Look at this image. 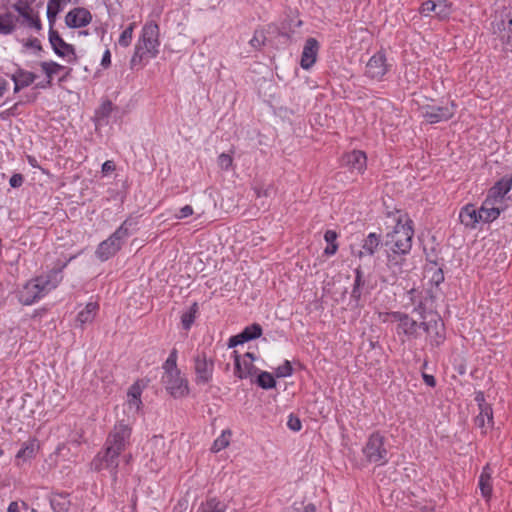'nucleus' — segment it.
I'll return each mask as SVG.
<instances>
[{"instance_id":"obj_39","label":"nucleus","mask_w":512,"mask_h":512,"mask_svg":"<svg viewBox=\"0 0 512 512\" xmlns=\"http://www.w3.org/2000/svg\"><path fill=\"white\" fill-rule=\"evenodd\" d=\"M36 452V444L35 441H28L25 442L22 446V448L18 451L16 454V459H22L23 461H26L28 459H31L34 457Z\"/></svg>"},{"instance_id":"obj_17","label":"nucleus","mask_w":512,"mask_h":512,"mask_svg":"<svg viewBox=\"0 0 512 512\" xmlns=\"http://www.w3.org/2000/svg\"><path fill=\"white\" fill-rule=\"evenodd\" d=\"M92 20L89 10L77 7L70 10L65 16V23L70 28H81L87 26Z\"/></svg>"},{"instance_id":"obj_16","label":"nucleus","mask_w":512,"mask_h":512,"mask_svg":"<svg viewBox=\"0 0 512 512\" xmlns=\"http://www.w3.org/2000/svg\"><path fill=\"white\" fill-rule=\"evenodd\" d=\"M494 33L498 34L501 41L512 47V11H509L494 24Z\"/></svg>"},{"instance_id":"obj_29","label":"nucleus","mask_w":512,"mask_h":512,"mask_svg":"<svg viewBox=\"0 0 512 512\" xmlns=\"http://www.w3.org/2000/svg\"><path fill=\"white\" fill-rule=\"evenodd\" d=\"M18 17L12 12H5L0 14V34L9 35L16 29Z\"/></svg>"},{"instance_id":"obj_23","label":"nucleus","mask_w":512,"mask_h":512,"mask_svg":"<svg viewBox=\"0 0 512 512\" xmlns=\"http://www.w3.org/2000/svg\"><path fill=\"white\" fill-rule=\"evenodd\" d=\"M480 209L477 210L476 207L472 204H468L464 206L459 214V218L461 223L470 229L476 228V225L479 222H482L479 218Z\"/></svg>"},{"instance_id":"obj_61","label":"nucleus","mask_w":512,"mask_h":512,"mask_svg":"<svg viewBox=\"0 0 512 512\" xmlns=\"http://www.w3.org/2000/svg\"><path fill=\"white\" fill-rule=\"evenodd\" d=\"M338 250V244H328L324 250V254L327 256L334 255Z\"/></svg>"},{"instance_id":"obj_6","label":"nucleus","mask_w":512,"mask_h":512,"mask_svg":"<svg viewBox=\"0 0 512 512\" xmlns=\"http://www.w3.org/2000/svg\"><path fill=\"white\" fill-rule=\"evenodd\" d=\"M132 428L124 420L118 421L109 433L105 446L122 453L130 443Z\"/></svg>"},{"instance_id":"obj_38","label":"nucleus","mask_w":512,"mask_h":512,"mask_svg":"<svg viewBox=\"0 0 512 512\" xmlns=\"http://www.w3.org/2000/svg\"><path fill=\"white\" fill-rule=\"evenodd\" d=\"M40 66L48 78V81H47L48 84H51L53 75H55L65 69V67L63 65H60L53 61L41 62Z\"/></svg>"},{"instance_id":"obj_40","label":"nucleus","mask_w":512,"mask_h":512,"mask_svg":"<svg viewBox=\"0 0 512 512\" xmlns=\"http://www.w3.org/2000/svg\"><path fill=\"white\" fill-rule=\"evenodd\" d=\"M261 335H262V327L257 323L247 326L241 332V338H244L246 340V342L250 341V340H254L256 338H259Z\"/></svg>"},{"instance_id":"obj_13","label":"nucleus","mask_w":512,"mask_h":512,"mask_svg":"<svg viewBox=\"0 0 512 512\" xmlns=\"http://www.w3.org/2000/svg\"><path fill=\"white\" fill-rule=\"evenodd\" d=\"M512 188V174L499 179L488 191L486 204L501 202Z\"/></svg>"},{"instance_id":"obj_15","label":"nucleus","mask_w":512,"mask_h":512,"mask_svg":"<svg viewBox=\"0 0 512 512\" xmlns=\"http://www.w3.org/2000/svg\"><path fill=\"white\" fill-rule=\"evenodd\" d=\"M391 317L398 321L397 331L398 333H403L408 337L416 338L418 336V329L422 328L421 323H418L413 318H411L408 314L402 312H392Z\"/></svg>"},{"instance_id":"obj_5","label":"nucleus","mask_w":512,"mask_h":512,"mask_svg":"<svg viewBox=\"0 0 512 512\" xmlns=\"http://www.w3.org/2000/svg\"><path fill=\"white\" fill-rule=\"evenodd\" d=\"M365 460L378 466L385 465L389 461V452L385 446V437L378 431L373 432L362 448Z\"/></svg>"},{"instance_id":"obj_44","label":"nucleus","mask_w":512,"mask_h":512,"mask_svg":"<svg viewBox=\"0 0 512 512\" xmlns=\"http://www.w3.org/2000/svg\"><path fill=\"white\" fill-rule=\"evenodd\" d=\"M135 24L131 23L129 26L121 33L118 43L122 47H128L132 42L133 30Z\"/></svg>"},{"instance_id":"obj_21","label":"nucleus","mask_w":512,"mask_h":512,"mask_svg":"<svg viewBox=\"0 0 512 512\" xmlns=\"http://www.w3.org/2000/svg\"><path fill=\"white\" fill-rule=\"evenodd\" d=\"M343 161L352 170L363 173L367 165V157L363 151L353 150L344 155Z\"/></svg>"},{"instance_id":"obj_19","label":"nucleus","mask_w":512,"mask_h":512,"mask_svg":"<svg viewBox=\"0 0 512 512\" xmlns=\"http://www.w3.org/2000/svg\"><path fill=\"white\" fill-rule=\"evenodd\" d=\"M138 219L137 217L129 216L123 221V223L111 234V237L119 242V245H123L125 240L134 234L137 230Z\"/></svg>"},{"instance_id":"obj_22","label":"nucleus","mask_w":512,"mask_h":512,"mask_svg":"<svg viewBox=\"0 0 512 512\" xmlns=\"http://www.w3.org/2000/svg\"><path fill=\"white\" fill-rule=\"evenodd\" d=\"M121 248L122 246L119 245V242L110 236L98 245L95 254L99 260L106 261L113 257Z\"/></svg>"},{"instance_id":"obj_10","label":"nucleus","mask_w":512,"mask_h":512,"mask_svg":"<svg viewBox=\"0 0 512 512\" xmlns=\"http://www.w3.org/2000/svg\"><path fill=\"white\" fill-rule=\"evenodd\" d=\"M49 42L53 51L59 57H68L69 63H75L77 56L73 45L66 43L59 33L53 29V26H49Z\"/></svg>"},{"instance_id":"obj_51","label":"nucleus","mask_w":512,"mask_h":512,"mask_svg":"<svg viewBox=\"0 0 512 512\" xmlns=\"http://www.w3.org/2000/svg\"><path fill=\"white\" fill-rule=\"evenodd\" d=\"M193 214V208L190 205H185L182 207L179 212L175 215L177 219H184Z\"/></svg>"},{"instance_id":"obj_58","label":"nucleus","mask_w":512,"mask_h":512,"mask_svg":"<svg viewBox=\"0 0 512 512\" xmlns=\"http://www.w3.org/2000/svg\"><path fill=\"white\" fill-rule=\"evenodd\" d=\"M475 401L478 403L479 409L484 408V406H490L488 403H486L483 392L476 393Z\"/></svg>"},{"instance_id":"obj_49","label":"nucleus","mask_w":512,"mask_h":512,"mask_svg":"<svg viewBox=\"0 0 512 512\" xmlns=\"http://www.w3.org/2000/svg\"><path fill=\"white\" fill-rule=\"evenodd\" d=\"M287 426L292 431H300L301 428H302V424H301L300 419L297 416L293 415V414H290V416L288 418Z\"/></svg>"},{"instance_id":"obj_20","label":"nucleus","mask_w":512,"mask_h":512,"mask_svg":"<svg viewBox=\"0 0 512 512\" xmlns=\"http://www.w3.org/2000/svg\"><path fill=\"white\" fill-rule=\"evenodd\" d=\"M234 357V375L239 379H246L254 375L257 371L254 363L249 359H242L237 351H233Z\"/></svg>"},{"instance_id":"obj_48","label":"nucleus","mask_w":512,"mask_h":512,"mask_svg":"<svg viewBox=\"0 0 512 512\" xmlns=\"http://www.w3.org/2000/svg\"><path fill=\"white\" fill-rule=\"evenodd\" d=\"M218 165L223 170H228L233 163V159L229 154L222 153L218 157Z\"/></svg>"},{"instance_id":"obj_46","label":"nucleus","mask_w":512,"mask_h":512,"mask_svg":"<svg viewBox=\"0 0 512 512\" xmlns=\"http://www.w3.org/2000/svg\"><path fill=\"white\" fill-rule=\"evenodd\" d=\"M293 372V368H292V365L291 363L286 360L282 365H280L277 369H276V376L277 377H287V376H290Z\"/></svg>"},{"instance_id":"obj_2","label":"nucleus","mask_w":512,"mask_h":512,"mask_svg":"<svg viewBox=\"0 0 512 512\" xmlns=\"http://www.w3.org/2000/svg\"><path fill=\"white\" fill-rule=\"evenodd\" d=\"M412 220L406 219L403 223L398 220L392 232L386 235L384 245L392 254H388V267H396L400 271L403 262L402 255L410 252L414 230Z\"/></svg>"},{"instance_id":"obj_56","label":"nucleus","mask_w":512,"mask_h":512,"mask_svg":"<svg viewBox=\"0 0 512 512\" xmlns=\"http://www.w3.org/2000/svg\"><path fill=\"white\" fill-rule=\"evenodd\" d=\"M245 342H246V340L244 338H241V333H239L238 335L232 336L229 339L228 347L233 348V347H236L237 345L243 344Z\"/></svg>"},{"instance_id":"obj_54","label":"nucleus","mask_w":512,"mask_h":512,"mask_svg":"<svg viewBox=\"0 0 512 512\" xmlns=\"http://www.w3.org/2000/svg\"><path fill=\"white\" fill-rule=\"evenodd\" d=\"M24 178L21 174H14L9 180V184L13 188H17L23 184Z\"/></svg>"},{"instance_id":"obj_4","label":"nucleus","mask_w":512,"mask_h":512,"mask_svg":"<svg viewBox=\"0 0 512 512\" xmlns=\"http://www.w3.org/2000/svg\"><path fill=\"white\" fill-rule=\"evenodd\" d=\"M163 370L162 381L167 391L175 398L187 395L189 392L188 382L181 376L180 370L177 368V350L175 348L171 350L163 364Z\"/></svg>"},{"instance_id":"obj_24","label":"nucleus","mask_w":512,"mask_h":512,"mask_svg":"<svg viewBox=\"0 0 512 512\" xmlns=\"http://www.w3.org/2000/svg\"><path fill=\"white\" fill-rule=\"evenodd\" d=\"M381 235L375 232L369 233L362 242V250L357 253L358 257H363L364 255L373 256L375 252L378 250L381 245Z\"/></svg>"},{"instance_id":"obj_8","label":"nucleus","mask_w":512,"mask_h":512,"mask_svg":"<svg viewBox=\"0 0 512 512\" xmlns=\"http://www.w3.org/2000/svg\"><path fill=\"white\" fill-rule=\"evenodd\" d=\"M12 8L22 18V25L27 28L34 29L39 32L42 30V23L39 17V13L34 10L30 3L26 0H17Z\"/></svg>"},{"instance_id":"obj_59","label":"nucleus","mask_w":512,"mask_h":512,"mask_svg":"<svg viewBox=\"0 0 512 512\" xmlns=\"http://www.w3.org/2000/svg\"><path fill=\"white\" fill-rule=\"evenodd\" d=\"M149 444H150L151 446H153V447H158V446H160V447H164V445H165V441H164V438H163L162 436H154V437L150 440Z\"/></svg>"},{"instance_id":"obj_43","label":"nucleus","mask_w":512,"mask_h":512,"mask_svg":"<svg viewBox=\"0 0 512 512\" xmlns=\"http://www.w3.org/2000/svg\"><path fill=\"white\" fill-rule=\"evenodd\" d=\"M451 13V3L447 0L436 2L435 15L440 19L447 18Z\"/></svg>"},{"instance_id":"obj_30","label":"nucleus","mask_w":512,"mask_h":512,"mask_svg":"<svg viewBox=\"0 0 512 512\" xmlns=\"http://www.w3.org/2000/svg\"><path fill=\"white\" fill-rule=\"evenodd\" d=\"M354 272L355 280L351 291V298L352 300L355 301L356 306H358L362 296V289L365 286L366 281L364 279V273L360 266L357 267Z\"/></svg>"},{"instance_id":"obj_50","label":"nucleus","mask_w":512,"mask_h":512,"mask_svg":"<svg viewBox=\"0 0 512 512\" xmlns=\"http://www.w3.org/2000/svg\"><path fill=\"white\" fill-rule=\"evenodd\" d=\"M436 2L432 0L425 1L420 7V13L427 16L430 12L435 13Z\"/></svg>"},{"instance_id":"obj_18","label":"nucleus","mask_w":512,"mask_h":512,"mask_svg":"<svg viewBox=\"0 0 512 512\" xmlns=\"http://www.w3.org/2000/svg\"><path fill=\"white\" fill-rule=\"evenodd\" d=\"M319 43L315 38H308L303 47L300 65L303 69H310L316 62Z\"/></svg>"},{"instance_id":"obj_41","label":"nucleus","mask_w":512,"mask_h":512,"mask_svg":"<svg viewBox=\"0 0 512 512\" xmlns=\"http://www.w3.org/2000/svg\"><path fill=\"white\" fill-rule=\"evenodd\" d=\"M256 383L263 389H272L276 386V381L274 377L272 376V374L266 371H262L258 375Z\"/></svg>"},{"instance_id":"obj_42","label":"nucleus","mask_w":512,"mask_h":512,"mask_svg":"<svg viewBox=\"0 0 512 512\" xmlns=\"http://www.w3.org/2000/svg\"><path fill=\"white\" fill-rule=\"evenodd\" d=\"M231 435L229 430L223 431L222 434L215 439L211 450L213 452H219L225 449L229 445V436Z\"/></svg>"},{"instance_id":"obj_12","label":"nucleus","mask_w":512,"mask_h":512,"mask_svg":"<svg viewBox=\"0 0 512 512\" xmlns=\"http://www.w3.org/2000/svg\"><path fill=\"white\" fill-rule=\"evenodd\" d=\"M423 330L427 333L431 346L438 347L445 340V326L443 321L435 316L428 321L421 322Z\"/></svg>"},{"instance_id":"obj_35","label":"nucleus","mask_w":512,"mask_h":512,"mask_svg":"<svg viewBox=\"0 0 512 512\" xmlns=\"http://www.w3.org/2000/svg\"><path fill=\"white\" fill-rule=\"evenodd\" d=\"M226 509L227 505L224 502L216 497H211L200 505L198 512H225Z\"/></svg>"},{"instance_id":"obj_26","label":"nucleus","mask_w":512,"mask_h":512,"mask_svg":"<svg viewBox=\"0 0 512 512\" xmlns=\"http://www.w3.org/2000/svg\"><path fill=\"white\" fill-rule=\"evenodd\" d=\"M36 77L37 76L34 73L18 68L12 75V80L15 84L14 92L17 93L22 88L32 84L35 81Z\"/></svg>"},{"instance_id":"obj_27","label":"nucleus","mask_w":512,"mask_h":512,"mask_svg":"<svg viewBox=\"0 0 512 512\" xmlns=\"http://www.w3.org/2000/svg\"><path fill=\"white\" fill-rule=\"evenodd\" d=\"M479 410V414L474 418V423L485 434L493 425V411L491 406H484Z\"/></svg>"},{"instance_id":"obj_34","label":"nucleus","mask_w":512,"mask_h":512,"mask_svg":"<svg viewBox=\"0 0 512 512\" xmlns=\"http://www.w3.org/2000/svg\"><path fill=\"white\" fill-rule=\"evenodd\" d=\"M142 388L139 382L134 383L128 390V406L130 409L138 411L142 405L141 401Z\"/></svg>"},{"instance_id":"obj_11","label":"nucleus","mask_w":512,"mask_h":512,"mask_svg":"<svg viewBox=\"0 0 512 512\" xmlns=\"http://www.w3.org/2000/svg\"><path fill=\"white\" fill-rule=\"evenodd\" d=\"M194 370L197 384H208L213 376L214 362L205 353H199L194 358Z\"/></svg>"},{"instance_id":"obj_33","label":"nucleus","mask_w":512,"mask_h":512,"mask_svg":"<svg viewBox=\"0 0 512 512\" xmlns=\"http://www.w3.org/2000/svg\"><path fill=\"white\" fill-rule=\"evenodd\" d=\"M494 205L495 204H486V200L483 202L478 215L482 222L489 223L499 217L501 209Z\"/></svg>"},{"instance_id":"obj_53","label":"nucleus","mask_w":512,"mask_h":512,"mask_svg":"<svg viewBox=\"0 0 512 512\" xmlns=\"http://www.w3.org/2000/svg\"><path fill=\"white\" fill-rule=\"evenodd\" d=\"M337 237L338 235L334 230H327L324 234V239L327 244H338Z\"/></svg>"},{"instance_id":"obj_57","label":"nucleus","mask_w":512,"mask_h":512,"mask_svg":"<svg viewBox=\"0 0 512 512\" xmlns=\"http://www.w3.org/2000/svg\"><path fill=\"white\" fill-rule=\"evenodd\" d=\"M111 64V53L109 49H106L101 60V65L104 68H108Z\"/></svg>"},{"instance_id":"obj_9","label":"nucleus","mask_w":512,"mask_h":512,"mask_svg":"<svg viewBox=\"0 0 512 512\" xmlns=\"http://www.w3.org/2000/svg\"><path fill=\"white\" fill-rule=\"evenodd\" d=\"M456 105L454 102L447 103L444 106L426 105L422 107V115L430 124L451 119L455 113Z\"/></svg>"},{"instance_id":"obj_1","label":"nucleus","mask_w":512,"mask_h":512,"mask_svg":"<svg viewBox=\"0 0 512 512\" xmlns=\"http://www.w3.org/2000/svg\"><path fill=\"white\" fill-rule=\"evenodd\" d=\"M66 265L67 262L57 265L48 273L37 276L26 282L18 292L19 302L26 306L32 305L55 289L63 280L62 271Z\"/></svg>"},{"instance_id":"obj_32","label":"nucleus","mask_w":512,"mask_h":512,"mask_svg":"<svg viewBox=\"0 0 512 512\" xmlns=\"http://www.w3.org/2000/svg\"><path fill=\"white\" fill-rule=\"evenodd\" d=\"M71 0H49L47 4V18L49 26H54L57 15L63 10L64 6Z\"/></svg>"},{"instance_id":"obj_28","label":"nucleus","mask_w":512,"mask_h":512,"mask_svg":"<svg viewBox=\"0 0 512 512\" xmlns=\"http://www.w3.org/2000/svg\"><path fill=\"white\" fill-rule=\"evenodd\" d=\"M50 504L54 512H67L71 506L68 493H53Z\"/></svg>"},{"instance_id":"obj_62","label":"nucleus","mask_w":512,"mask_h":512,"mask_svg":"<svg viewBox=\"0 0 512 512\" xmlns=\"http://www.w3.org/2000/svg\"><path fill=\"white\" fill-rule=\"evenodd\" d=\"M423 380H424L425 384L430 387H434L436 385V380H435L434 376H432V375L423 374Z\"/></svg>"},{"instance_id":"obj_31","label":"nucleus","mask_w":512,"mask_h":512,"mask_svg":"<svg viewBox=\"0 0 512 512\" xmlns=\"http://www.w3.org/2000/svg\"><path fill=\"white\" fill-rule=\"evenodd\" d=\"M98 309L99 305L97 302L87 303L85 308L78 313L76 321L80 324V326L91 323L94 320Z\"/></svg>"},{"instance_id":"obj_60","label":"nucleus","mask_w":512,"mask_h":512,"mask_svg":"<svg viewBox=\"0 0 512 512\" xmlns=\"http://www.w3.org/2000/svg\"><path fill=\"white\" fill-rule=\"evenodd\" d=\"M432 280L433 282L436 284V285H439L441 282H443L444 280V275H443V271L441 269H438L433 277H432Z\"/></svg>"},{"instance_id":"obj_7","label":"nucleus","mask_w":512,"mask_h":512,"mask_svg":"<svg viewBox=\"0 0 512 512\" xmlns=\"http://www.w3.org/2000/svg\"><path fill=\"white\" fill-rule=\"evenodd\" d=\"M121 453L105 446L104 451L99 452L92 461L94 470H108L113 483L117 481L119 457Z\"/></svg>"},{"instance_id":"obj_47","label":"nucleus","mask_w":512,"mask_h":512,"mask_svg":"<svg viewBox=\"0 0 512 512\" xmlns=\"http://www.w3.org/2000/svg\"><path fill=\"white\" fill-rule=\"evenodd\" d=\"M23 104L22 101L16 102L13 106L0 113V118L7 119L12 116L20 114L19 107Z\"/></svg>"},{"instance_id":"obj_55","label":"nucleus","mask_w":512,"mask_h":512,"mask_svg":"<svg viewBox=\"0 0 512 512\" xmlns=\"http://www.w3.org/2000/svg\"><path fill=\"white\" fill-rule=\"evenodd\" d=\"M116 165L113 161L107 160L102 164V173L104 175H108L111 172L115 171Z\"/></svg>"},{"instance_id":"obj_37","label":"nucleus","mask_w":512,"mask_h":512,"mask_svg":"<svg viewBox=\"0 0 512 512\" xmlns=\"http://www.w3.org/2000/svg\"><path fill=\"white\" fill-rule=\"evenodd\" d=\"M198 309V303L194 302L187 311L183 312L181 316V324L183 329L189 330L191 328L195 321Z\"/></svg>"},{"instance_id":"obj_14","label":"nucleus","mask_w":512,"mask_h":512,"mask_svg":"<svg viewBox=\"0 0 512 512\" xmlns=\"http://www.w3.org/2000/svg\"><path fill=\"white\" fill-rule=\"evenodd\" d=\"M388 71L386 56L378 52L366 64L365 75L370 79L381 80Z\"/></svg>"},{"instance_id":"obj_64","label":"nucleus","mask_w":512,"mask_h":512,"mask_svg":"<svg viewBox=\"0 0 512 512\" xmlns=\"http://www.w3.org/2000/svg\"><path fill=\"white\" fill-rule=\"evenodd\" d=\"M7 512H20V508L17 502H11L8 506Z\"/></svg>"},{"instance_id":"obj_3","label":"nucleus","mask_w":512,"mask_h":512,"mask_svg":"<svg viewBox=\"0 0 512 512\" xmlns=\"http://www.w3.org/2000/svg\"><path fill=\"white\" fill-rule=\"evenodd\" d=\"M159 26L151 21L147 22L142 29L141 37L135 45L134 54L130 61L131 68L141 64L145 56L154 58L158 54L159 42Z\"/></svg>"},{"instance_id":"obj_25","label":"nucleus","mask_w":512,"mask_h":512,"mask_svg":"<svg viewBox=\"0 0 512 512\" xmlns=\"http://www.w3.org/2000/svg\"><path fill=\"white\" fill-rule=\"evenodd\" d=\"M492 469L489 464L483 467L479 476L478 486L481 495L488 501L492 495Z\"/></svg>"},{"instance_id":"obj_45","label":"nucleus","mask_w":512,"mask_h":512,"mask_svg":"<svg viewBox=\"0 0 512 512\" xmlns=\"http://www.w3.org/2000/svg\"><path fill=\"white\" fill-rule=\"evenodd\" d=\"M265 40H266V37L264 35V31L256 30L249 43L253 48L260 49L264 45Z\"/></svg>"},{"instance_id":"obj_63","label":"nucleus","mask_w":512,"mask_h":512,"mask_svg":"<svg viewBox=\"0 0 512 512\" xmlns=\"http://www.w3.org/2000/svg\"><path fill=\"white\" fill-rule=\"evenodd\" d=\"M254 190H255L257 197H262V196L267 197L270 194L268 188L256 187Z\"/></svg>"},{"instance_id":"obj_36","label":"nucleus","mask_w":512,"mask_h":512,"mask_svg":"<svg viewBox=\"0 0 512 512\" xmlns=\"http://www.w3.org/2000/svg\"><path fill=\"white\" fill-rule=\"evenodd\" d=\"M113 110V104L111 101H104L101 106L95 112V119L97 125L107 124L106 119L110 116Z\"/></svg>"},{"instance_id":"obj_52","label":"nucleus","mask_w":512,"mask_h":512,"mask_svg":"<svg viewBox=\"0 0 512 512\" xmlns=\"http://www.w3.org/2000/svg\"><path fill=\"white\" fill-rule=\"evenodd\" d=\"M23 44L26 48H32L37 51H42L41 42L37 38L28 39Z\"/></svg>"}]
</instances>
